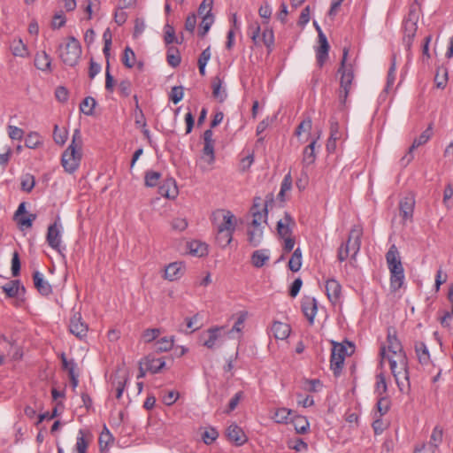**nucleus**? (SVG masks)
<instances>
[{"mask_svg":"<svg viewBox=\"0 0 453 453\" xmlns=\"http://www.w3.org/2000/svg\"><path fill=\"white\" fill-rule=\"evenodd\" d=\"M273 197L263 201L260 197H255L253 205L250 209L252 221L248 230V241L250 245L257 247L263 239V224L267 223L268 203H273Z\"/></svg>","mask_w":453,"mask_h":453,"instance_id":"1","label":"nucleus"},{"mask_svg":"<svg viewBox=\"0 0 453 453\" xmlns=\"http://www.w3.org/2000/svg\"><path fill=\"white\" fill-rule=\"evenodd\" d=\"M82 136L80 129H75L72 142L61 157V165L65 171L73 173L80 166L82 157Z\"/></svg>","mask_w":453,"mask_h":453,"instance_id":"2","label":"nucleus"},{"mask_svg":"<svg viewBox=\"0 0 453 453\" xmlns=\"http://www.w3.org/2000/svg\"><path fill=\"white\" fill-rule=\"evenodd\" d=\"M386 261L390 272V288L395 292L399 290L404 281V270L401 262L399 251L395 244L391 245L386 253Z\"/></svg>","mask_w":453,"mask_h":453,"instance_id":"3","label":"nucleus"},{"mask_svg":"<svg viewBox=\"0 0 453 453\" xmlns=\"http://www.w3.org/2000/svg\"><path fill=\"white\" fill-rule=\"evenodd\" d=\"M391 372L400 391H403L405 385L410 386L408 358L405 352L396 355H387Z\"/></svg>","mask_w":453,"mask_h":453,"instance_id":"4","label":"nucleus"},{"mask_svg":"<svg viewBox=\"0 0 453 453\" xmlns=\"http://www.w3.org/2000/svg\"><path fill=\"white\" fill-rule=\"evenodd\" d=\"M363 235V227L360 225H354L349 234L346 242H342L338 249L337 257L339 261H345L349 256L356 259L361 247V238Z\"/></svg>","mask_w":453,"mask_h":453,"instance_id":"5","label":"nucleus"},{"mask_svg":"<svg viewBox=\"0 0 453 453\" xmlns=\"http://www.w3.org/2000/svg\"><path fill=\"white\" fill-rule=\"evenodd\" d=\"M420 11V5L417 0H415L411 5L407 18L403 20V42L408 49L412 44V40L415 37L418 29V12Z\"/></svg>","mask_w":453,"mask_h":453,"instance_id":"6","label":"nucleus"},{"mask_svg":"<svg viewBox=\"0 0 453 453\" xmlns=\"http://www.w3.org/2000/svg\"><path fill=\"white\" fill-rule=\"evenodd\" d=\"M59 58L67 65L74 66L81 55V46L79 41L71 36L65 45L58 47Z\"/></svg>","mask_w":453,"mask_h":453,"instance_id":"7","label":"nucleus"},{"mask_svg":"<svg viewBox=\"0 0 453 453\" xmlns=\"http://www.w3.org/2000/svg\"><path fill=\"white\" fill-rule=\"evenodd\" d=\"M348 56V50H343V56L342 59L341 61V66L338 70V73L342 74L341 76V89L339 92V99L342 104H344L350 89V86L352 83V81L354 79L353 71L351 70V67H346L345 63L347 60Z\"/></svg>","mask_w":453,"mask_h":453,"instance_id":"8","label":"nucleus"},{"mask_svg":"<svg viewBox=\"0 0 453 453\" xmlns=\"http://www.w3.org/2000/svg\"><path fill=\"white\" fill-rule=\"evenodd\" d=\"M347 355V348L342 343L333 342V348L330 359V367L334 376H339L342 372L345 357Z\"/></svg>","mask_w":453,"mask_h":453,"instance_id":"9","label":"nucleus"},{"mask_svg":"<svg viewBox=\"0 0 453 453\" xmlns=\"http://www.w3.org/2000/svg\"><path fill=\"white\" fill-rule=\"evenodd\" d=\"M387 342V349L384 346L380 348V355L382 358L387 357V355L404 353L402 343L397 338V333L395 327L390 326L388 328Z\"/></svg>","mask_w":453,"mask_h":453,"instance_id":"10","label":"nucleus"},{"mask_svg":"<svg viewBox=\"0 0 453 453\" xmlns=\"http://www.w3.org/2000/svg\"><path fill=\"white\" fill-rule=\"evenodd\" d=\"M213 220L217 223V230L234 231L236 226V219L234 214L229 211H217L212 214Z\"/></svg>","mask_w":453,"mask_h":453,"instance_id":"11","label":"nucleus"},{"mask_svg":"<svg viewBox=\"0 0 453 453\" xmlns=\"http://www.w3.org/2000/svg\"><path fill=\"white\" fill-rule=\"evenodd\" d=\"M433 134V125L430 124L428 127L418 137L413 141L412 145L409 148V150L407 154L403 157L402 162L404 165H408L413 158V150L417 149L418 147L426 144Z\"/></svg>","mask_w":453,"mask_h":453,"instance_id":"12","label":"nucleus"},{"mask_svg":"<svg viewBox=\"0 0 453 453\" xmlns=\"http://www.w3.org/2000/svg\"><path fill=\"white\" fill-rule=\"evenodd\" d=\"M69 331L80 340L87 336L88 326L81 319L79 312H74L70 319Z\"/></svg>","mask_w":453,"mask_h":453,"instance_id":"13","label":"nucleus"},{"mask_svg":"<svg viewBox=\"0 0 453 453\" xmlns=\"http://www.w3.org/2000/svg\"><path fill=\"white\" fill-rule=\"evenodd\" d=\"M225 328L224 326H216L209 328L206 332H204L201 337L200 341L203 342V345L206 348L212 349L218 346H219V342L221 337V331Z\"/></svg>","mask_w":453,"mask_h":453,"instance_id":"14","label":"nucleus"},{"mask_svg":"<svg viewBox=\"0 0 453 453\" xmlns=\"http://www.w3.org/2000/svg\"><path fill=\"white\" fill-rule=\"evenodd\" d=\"M61 225L55 221L48 227L46 241L48 244L55 250L60 251L61 248Z\"/></svg>","mask_w":453,"mask_h":453,"instance_id":"15","label":"nucleus"},{"mask_svg":"<svg viewBox=\"0 0 453 453\" xmlns=\"http://www.w3.org/2000/svg\"><path fill=\"white\" fill-rule=\"evenodd\" d=\"M326 293L328 300L335 305L341 300L342 286L334 279H330L326 281Z\"/></svg>","mask_w":453,"mask_h":453,"instance_id":"16","label":"nucleus"},{"mask_svg":"<svg viewBox=\"0 0 453 453\" xmlns=\"http://www.w3.org/2000/svg\"><path fill=\"white\" fill-rule=\"evenodd\" d=\"M296 225L295 220L288 212H285L283 219L277 222V232L281 238L292 236V228Z\"/></svg>","mask_w":453,"mask_h":453,"instance_id":"17","label":"nucleus"},{"mask_svg":"<svg viewBox=\"0 0 453 453\" xmlns=\"http://www.w3.org/2000/svg\"><path fill=\"white\" fill-rule=\"evenodd\" d=\"M158 193L166 198L174 199L178 196V188L173 178H168L159 186Z\"/></svg>","mask_w":453,"mask_h":453,"instance_id":"18","label":"nucleus"},{"mask_svg":"<svg viewBox=\"0 0 453 453\" xmlns=\"http://www.w3.org/2000/svg\"><path fill=\"white\" fill-rule=\"evenodd\" d=\"M185 273V265L182 262L169 264L165 269V279L173 281L180 279Z\"/></svg>","mask_w":453,"mask_h":453,"instance_id":"19","label":"nucleus"},{"mask_svg":"<svg viewBox=\"0 0 453 453\" xmlns=\"http://www.w3.org/2000/svg\"><path fill=\"white\" fill-rule=\"evenodd\" d=\"M415 206V199L412 196H405L399 203L400 216L404 221L411 220Z\"/></svg>","mask_w":453,"mask_h":453,"instance_id":"20","label":"nucleus"},{"mask_svg":"<svg viewBox=\"0 0 453 453\" xmlns=\"http://www.w3.org/2000/svg\"><path fill=\"white\" fill-rule=\"evenodd\" d=\"M319 43V45L316 49V58L319 66L322 67L328 58V51L330 48L326 36L324 34L320 35Z\"/></svg>","mask_w":453,"mask_h":453,"instance_id":"21","label":"nucleus"},{"mask_svg":"<svg viewBox=\"0 0 453 453\" xmlns=\"http://www.w3.org/2000/svg\"><path fill=\"white\" fill-rule=\"evenodd\" d=\"M226 436L230 441L238 446L242 445L247 441V437L242 429L235 424H232L227 427Z\"/></svg>","mask_w":453,"mask_h":453,"instance_id":"22","label":"nucleus"},{"mask_svg":"<svg viewBox=\"0 0 453 453\" xmlns=\"http://www.w3.org/2000/svg\"><path fill=\"white\" fill-rule=\"evenodd\" d=\"M34 285L38 292L42 296H49L52 292V288L43 278V274L36 271L33 274Z\"/></svg>","mask_w":453,"mask_h":453,"instance_id":"23","label":"nucleus"},{"mask_svg":"<svg viewBox=\"0 0 453 453\" xmlns=\"http://www.w3.org/2000/svg\"><path fill=\"white\" fill-rule=\"evenodd\" d=\"M128 378L127 374H114L111 376V389L115 391L117 399H120L126 388Z\"/></svg>","mask_w":453,"mask_h":453,"instance_id":"24","label":"nucleus"},{"mask_svg":"<svg viewBox=\"0 0 453 453\" xmlns=\"http://www.w3.org/2000/svg\"><path fill=\"white\" fill-rule=\"evenodd\" d=\"M271 332L276 339L285 340L289 336L291 328L289 325L286 323L274 321L272 325Z\"/></svg>","mask_w":453,"mask_h":453,"instance_id":"25","label":"nucleus"},{"mask_svg":"<svg viewBox=\"0 0 453 453\" xmlns=\"http://www.w3.org/2000/svg\"><path fill=\"white\" fill-rule=\"evenodd\" d=\"M317 310V302L315 298H307L302 303V311L311 325L313 324Z\"/></svg>","mask_w":453,"mask_h":453,"instance_id":"26","label":"nucleus"},{"mask_svg":"<svg viewBox=\"0 0 453 453\" xmlns=\"http://www.w3.org/2000/svg\"><path fill=\"white\" fill-rule=\"evenodd\" d=\"M2 290L10 298L16 297L19 292L25 293L24 286L20 285V281L18 280H11L2 286Z\"/></svg>","mask_w":453,"mask_h":453,"instance_id":"27","label":"nucleus"},{"mask_svg":"<svg viewBox=\"0 0 453 453\" xmlns=\"http://www.w3.org/2000/svg\"><path fill=\"white\" fill-rule=\"evenodd\" d=\"M35 65L42 71L51 70V58L45 51L37 53L35 58Z\"/></svg>","mask_w":453,"mask_h":453,"instance_id":"28","label":"nucleus"},{"mask_svg":"<svg viewBox=\"0 0 453 453\" xmlns=\"http://www.w3.org/2000/svg\"><path fill=\"white\" fill-rule=\"evenodd\" d=\"M211 87L213 97L220 103L224 102L226 98V92L222 88V81L219 76L213 78Z\"/></svg>","mask_w":453,"mask_h":453,"instance_id":"29","label":"nucleus"},{"mask_svg":"<svg viewBox=\"0 0 453 453\" xmlns=\"http://www.w3.org/2000/svg\"><path fill=\"white\" fill-rule=\"evenodd\" d=\"M43 144V140L41 134L37 132H29L25 138V146L28 149H38Z\"/></svg>","mask_w":453,"mask_h":453,"instance_id":"30","label":"nucleus"},{"mask_svg":"<svg viewBox=\"0 0 453 453\" xmlns=\"http://www.w3.org/2000/svg\"><path fill=\"white\" fill-rule=\"evenodd\" d=\"M269 258L270 256L267 250H257L251 256V263L255 267L260 268L264 266Z\"/></svg>","mask_w":453,"mask_h":453,"instance_id":"31","label":"nucleus"},{"mask_svg":"<svg viewBox=\"0 0 453 453\" xmlns=\"http://www.w3.org/2000/svg\"><path fill=\"white\" fill-rule=\"evenodd\" d=\"M10 49L12 54L16 57L25 58L28 56V50L21 39H14L11 42Z\"/></svg>","mask_w":453,"mask_h":453,"instance_id":"32","label":"nucleus"},{"mask_svg":"<svg viewBox=\"0 0 453 453\" xmlns=\"http://www.w3.org/2000/svg\"><path fill=\"white\" fill-rule=\"evenodd\" d=\"M415 351L420 364H428L430 360V355L427 347L423 342H417L415 343Z\"/></svg>","mask_w":453,"mask_h":453,"instance_id":"33","label":"nucleus"},{"mask_svg":"<svg viewBox=\"0 0 453 453\" xmlns=\"http://www.w3.org/2000/svg\"><path fill=\"white\" fill-rule=\"evenodd\" d=\"M443 439V430L441 426H436L430 436V441L428 448L434 449V451L438 449L439 445L442 442Z\"/></svg>","mask_w":453,"mask_h":453,"instance_id":"34","label":"nucleus"},{"mask_svg":"<svg viewBox=\"0 0 453 453\" xmlns=\"http://www.w3.org/2000/svg\"><path fill=\"white\" fill-rule=\"evenodd\" d=\"M234 232V231H223V229H218L216 234L217 243L222 248L228 246L232 242Z\"/></svg>","mask_w":453,"mask_h":453,"instance_id":"35","label":"nucleus"},{"mask_svg":"<svg viewBox=\"0 0 453 453\" xmlns=\"http://www.w3.org/2000/svg\"><path fill=\"white\" fill-rule=\"evenodd\" d=\"M85 434L86 433L84 430H79L73 453H87L88 441L86 440Z\"/></svg>","mask_w":453,"mask_h":453,"instance_id":"36","label":"nucleus"},{"mask_svg":"<svg viewBox=\"0 0 453 453\" xmlns=\"http://www.w3.org/2000/svg\"><path fill=\"white\" fill-rule=\"evenodd\" d=\"M261 27L257 21L251 23L248 27V34L256 46H261Z\"/></svg>","mask_w":453,"mask_h":453,"instance_id":"37","label":"nucleus"},{"mask_svg":"<svg viewBox=\"0 0 453 453\" xmlns=\"http://www.w3.org/2000/svg\"><path fill=\"white\" fill-rule=\"evenodd\" d=\"M316 142H317V140H313L303 150V162L306 165H310L313 164L316 159V156H315Z\"/></svg>","mask_w":453,"mask_h":453,"instance_id":"38","label":"nucleus"},{"mask_svg":"<svg viewBox=\"0 0 453 453\" xmlns=\"http://www.w3.org/2000/svg\"><path fill=\"white\" fill-rule=\"evenodd\" d=\"M190 254L196 257H203L207 254V245L199 241H192L188 243Z\"/></svg>","mask_w":453,"mask_h":453,"instance_id":"39","label":"nucleus"},{"mask_svg":"<svg viewBox=\"0 0 453 453\" xmlns=\"http://www.w3.org/2000/svg\"><path fill=\"white\" fill-rule=\"evenodd\" d=\"M165 365V362L161 358H150L148 357L145 362L146 370L152 373L158 372Z\"/></svg>","mask_w":453,"mask_h":453,"instance_id":"40","label":"nucleus"},{"mask_svg":"<svg viewBox=\"0 0 453 453\" xmlns=\"http://www.w3.org/2000/svg\"><path fill=\"white\" fill-rule=\"evenodd\" d=\"M214 21V18L212 13H205L203 17L202 22L199 26V35L203 37L208 31L210 30L212 23Z\"/></svg>","mask_w":453,"mask_h":453,"instance_id":"41","label":"nucleus"},{"mask_svg":"<svg viewBox=\"0 0 453 453\" xmlns=\"http://www.w3.org/2000/svg\"><path fill=\"white\" fill-rule=\"evenodd\" d=\"M202 159L208 165H211L215 161L214 143H203Z\"/></svg>","mask_w":453,"mask_h":453,"instance_id":"42","label":"nucleus"},{"mask_svg":"<svg viewBox=\"0 0 453 453\" xmlns=\"http://www.w3.org/2000/svg\"><path fill=\"white\" fill-rule=\"evenodd\" d=\"M96 104V102L93 97L87 96L81 103L80 109L85 115L90 116L94 112Z\"/></svg>","mask_w":453,"mask_h":453,"instance_id":"43","label":"nucleus"},{"mask_svg":"<svg viewBox=\"0 0 453 453\" xmlns=\"http://www.w3.org/2000/svg\"><path fill=\"white\" fill-rule=\"evenodd\" d=\"M293 424H294L296 431L298 434H305L308 431L309 426H310L308 420L306 419L305 417H303V416H296L293 419Z\"/></svg>","mask_w":453,"mask_h":453,"instance_id":"44","label":"nucleus"},{"mask_svg":"<svg viewBox=\"0 0 453 453\" xmlns=\"http://www.w3.org/2000/svg\"><path fill=\"white\" fill-rule=\"evenodd\" d=\"M167 63L173 66L176 67L180 64L181 58L180 52L177 48L170 47L167 50Z\"/></svg>","mask_w":453,"mask_h":453,"instance_id":"45","label":"nucleus"},{"mask_svg":"<svg viewBox=\"0 0 453 453\" xmlns=\"http://www.w3.org/2000/svg\"><path fill=\"white\" fill-rule=\"evenodd\" d=\"M173 346V340L168 337H163L155 342V349L158 352L170 350Z\"/></svg>","mask_w":453,"mask_h":453,"instance_id":"46","label":"nucleus"},{"mask_svg":"<svg viewBox=\"0 0 453 453\" xmlns=\"http://www.w3.org/2000/svg\"><path fill=\"white\" fill-rule=\"evenodd\" d=\"M161 177L160 173L155 171H148L145 173L144 182L147 187L153 188L158 183Z\"/></svg>","mask_w":453,"mask_h":453,"instance_id":"47","label":"nucleus"},{"mask_svg":"<svg viewBox=\"0 0 453 453\" xmlns=\"http://www.w3.org/2000/svg\"><path fill=\"white\" fill-rule=\"evenodd\" d=\"M260 40L261 46L265 45L269 49V50H271L274 43V35L273 30L268 28L265 29L261 34Z\"/></svg>","mask_w":453,"mask_h":453,"instance_id":"48","label":"nucleus"},{"mask_svg":"<svg viewBox=\"0 0 453 453\" xmlns=\"http://www.w3.org/2000/svg\"><path fill=\"white\" fill-rule=\"evenodd\" d=\"M388 386L386 382V378L382 372L377 374L376 376V393L379 396H385L384 395L387 393Z\"/></svg>","mask_w":453,"mask_h":453,"instance_id":"49","label":"nucleus"},{"mask_svg":"<svg viewBox=\"0 0 453 453\" xmlns=\"http://www.w3.org/2000/svg\"><path fill=\"white\" fill-rule=\"evenodd\" d=\"M135 61V55L130 47H126L124 50L122 62L125 66L131 68L134 66Z\"/></svg>","mask_w":453,"mask_h":453,"instance_id":"50","label":"nucleus"},{"mask_svg":"<svg viewBox=\"0 0 453 453\" xmlns=\"http://www.w3.org/2000/svg\"><path fill=\"white\" fill-rule=\"evenodd\" d=\"M291 188H292V178H291L290 173H288L287 175H285V177L281 182L280 190L278 194V198L280 199L281 201H284V196H285L286 192H288L291 189Z\"/></svg>","mask_w":453,"mask_h":453,"instance_id":"51","label":"nucleus"},{"mask_svg":"<svg viewBox=\"0 0 453 453\" xmlns=\"http://www.w3.org/2000/svg\"><path fill=\"white\" fill-rule=\"evenodd\" d=\"M377 411L380 417L384 416L390 408V401L386 396H379L378 402L376 403Z\"/></svg>","mask_w":453,"mask_h":453,"instance_id":"52","label":"nucleus"},{"mask_svg":"<svg viewBox=\"0 0 453 453\" xmlns=\"http://www.w3.org/2000/svg\"><path fill=\"white\" fill-rule=\"evenodd\" d=\"M164 29H165L164 40H165V44L168 45L174 42H176L177 43H181V41H179L178 38H176V36H175V31H174L173 27H172L169 24H165Z\"/></svg>","mask_w":453,"mask_h":453,"instance_id":"53","label":"nucleus"},{"mask_svg":"<svg viewBox=\"0 0 453 453\" xmlns=\"http://www.w3.org/2000/svg\"><path fill=\"white\" fill-rule=\"evenodd\" d=\"M35 185V180L34 175L27 173L22 176L21 179V189L26 192H31Z\"/></svg>","mask_w":453,"mask_h":453,"instance_id":"54","label":"nucleus"},{"mask_svg":"<svg viewBox=\"0 0 453 453\" xmlns=\"http://www.w3.org/2000/svg\"><path fill=\"white\" fill-rule=\"evenodd\" d=\"M8 135L12 140H19L21 141L24 136V130L16 126L8 125L7 126Z\"/></svg>","mask_w":453,"mask_h":453,"instance_id":"55","label":"nucleus"},{"mask_svg":"<svg viewBox=\"0 0 453 453\" xmlns=\"http://www.w3.org/2000/svg\"><path fill=\"white\" fill-rule=\"evenodd\" d=\"M291 414V410L287 408H280L275 411L274 419L277 423H284L288 421Z\"/></svg>","mask_w":453,"mask_h":453,"instance_id":"56","label":"nucleus"},{"mask_svg":"<svg viewBox=\"0 0 453 453\" xmlns=\"http://www.w3.org/2000/svg\"><path fill=\"white\" fill-rule=\"evenodd\" d=\"M395 69H396L395 57H393L391 65H390V68L388 73L386 90H388L395 83Z\"/></svg>","mask_w":453,"mask_h":453,"instance_id":"57","label":"nucleus"},{"mask_svg":"<svg viewBox=\"0 0 453 453\" xmlns=\"http://www.w3.org/2000/svg\"><path fill=\"white\" fill-rule=\"evenodd\" d=\"M54 142L58 144L63 145L67 139V131L60 130L58 125H55L53 131Z\"/></svg>","mask_w":453,"mask_h":453,"instance_id":"58","label":"nucleus"},{"mask_svg":"<svg viewBox=\"0 0 453 453\" xmlns=\"http://www.w3.org/2000/svg\"><path fill=\"white\" fill-rule=\"evenodd\" d=\"M160 334L161 331L159 328H149L142 333V337L145 342H151L157 339Z\"/></svg>","mask_w":453,"mask_h":453,"instance_id":"59","label":"nucleus"},{"mask_svg":"<svg viewBox=\"0 0 453 453\" xmlns=\"http://www.w3.org/2000/svg\"><path fill=\"white\" fill-rule=\"evenodd\" d=\"M183 88L181 86H175L172 88L169 98L173 104H178L183 98Z\"/></svg>","mask_w":453,"mask_h":453,"instance_id":"60","label":"nucleus"},{"mask_svg":"<svg viewBox=\"0 0 453 453\" xmlns=\"http://www.w3.org/2000/svg\"><path fill=\"white\" fill-rule=\"evenodd\" d=\"M134 123L137 127H146V120L144 114L140 108L139 105H136V108L134 110Z\"/></svg>","mask_w":453,"mask_h":453,"instance_id":"61","label":"nucleus"},{"mask_svg":"<svg viewBox=\"0 0 453 453\" xmlns=\"http://www.w3.org/2000/svg\"><path fill=\"white\" fill-rule=\"evenodd\" d=\"M132 84L128 80H123L119 84V94L125 97L129 96L131 94Z\"/></svg>","mask_w":453,"mask_h":453,"instance_id":"62","label":"nucleus"},{"mask_svg":"<svg viewBox=\"0 0 453 453\" xmlns=\"http://www.w3.org/2000/svg\"><path fill=\"white\" fill-rule=\"evenodd\" d=\"M20 272V260L19 256L17 251H15L12 255V274L16 277L19 274Z\"/></svg>","mask_w":453,"mask_h":453,"instance_id":"63","label":"nucleus"},{"mask_svg":"<svg viewBox=\"0 0 453 453\" xmlns=\"http://www.w3.org/2000/svg\"><path fill=\"white\" fill-rule=\"evenodd\" d=\"M219 436L218 432L211 428L210 430H206L203 434V441L205 444H211Z\"/></svg>","mask_w":453,"mask_h":453,"instance_id":"64","label":"nucleus"}]
</instances>
